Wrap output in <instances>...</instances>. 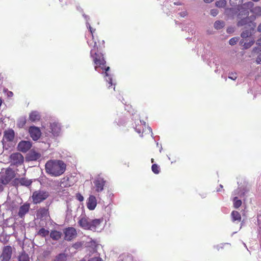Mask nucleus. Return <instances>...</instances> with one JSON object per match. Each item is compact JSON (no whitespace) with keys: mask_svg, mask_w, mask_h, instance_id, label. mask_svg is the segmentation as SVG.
Here are the masks:
<instances>
[{"mask_svg":"<svg viewBox=\"0 0 261 261\" xmlns=\"http://www.w3.org/2000/svg\"><path fill=\"white\" fill-rule=\"evenodd\" d=\"M224 26V23L222 21H216L214 23V27L217 30L222 28Z\"/></svg>","mask_w":261,"mask_h":261,"instance_id":"25","label":"nucleus"},{"mask_svg":"<svg viewBox=\"0 0 261 261\" xmlns=\"http://www.w3.org/2000/svg\"><path fill=\"white\" fill-rule=\"evenodd\" d=\"M140 123H143L144 125H145V122L143 121H140Z\"/></svg>","mask_w":261,"mask_h":261,"instance_id":"48","label":"nucleus"},{"mask_svg":"<svg viewBox=\"0 0 261 261\" xmlns=\"http://www.w3.org/2000/svg\"><path fill=\"white\" fill-rule=\"evenodd\" d=\"M65 239L67 241H70L74 238L76 236V231L73 227H68L65 229Z\"/></svg>","mask_w":261,"mask_h":261,"instance_id":"10","label":"nucleus"},{"mask_svg":"<svg viewBox=\"0 0 261 261\" xmlns=\"http://www.w3.org/2000/svg\"><path fill=\"white\" fill-rule=\"evenodd\" d=\"M246 22V19H242L241 21H239V22H238V25H243L244 24H245Z\"/></svg>","mask_w":261,"mask_h":261,"instance_id":"39","label":"nucleus"},{"mask_svg":"<svg viewBox=\"0 0 261 261\" xmlns=\"http://www.w3.org/2000/svg\"><path fill=\"white\" fill-rule=\"evenodd\" d=\"M20 183L22 185L28 186L31 185V181L30 180H28V179H21L20 180Z\"/></svg>","mask_w":261,"mask_h":261,"instance_id":"31","label":"nucleus"},{"mask_svg":"<svg viewBox=\"0 0 261 261\" xmlns=\"http://www.w3.org/2000/svg\"><path fill=\"white\" fill-rule=\"evenodd\" d=\"M14 137V132L12 129L6 130L4 133V138L8 141H11Z\"/></svg>","mask_w":261,"mask_h":261,"instance_id":"19","label":"nucleus"},{"mask_svg":"<svg viewBox=\"0 0 261 261\" xmlns=\"http://www.w3.org/2000/svg\"><path fill=\"white\" fill-rule=\"evenodd\" d=\"M87 27L89 28L90 33L91 34L92 37V41H88V43L89 46L91 47L90 51V56L92 58L93 61L94 63L95 69L97 71H99V68L101 69H105V77L106 81L109 83V85L108 86V88H110L111 86L114 85V87L113 88L114 90H115V84L113 83V80L111 75L108 73V71L110 70L109 67H106V61L103 57V55L101 53H99L98 47L97 44V42L94 39L93 33L95 31V30H93L89 24V23L87 22Z\"/></svg>","mask_w":261,"mask_h":261,"instance_id":"1","label":"nucleus"},{"mask_svg":"<svg viewBox=\"0 0 261 261\" xmlns=\"http://www.w3.org/2000/svg\"><path fill=\"white\" fill-rule=\"evenodd\" d=\"M238 38L236 37L230 39L229 41V44L231 45H234L238 41Z\"/></svg>","mask_w":261,"mask_h":261,"instance_id":"33","label":"nucleus"},{"mask_svg":"<svg viewBox=\"0 0 261 261\" xmlns=\"http://www.w3.org/2000/svg\"><path fill=\"white\" fill-rule=\"evenodd\" d=\"M1 189H2L1 186H0V191L2 190Z\"/></svg>","mask_w":261,"mask_h":261,"instance_id":"55","label":"nucleus"},{"mask_svg":"<svg viewBox=\"0 0 261 261\" xmlns=\"http://www.w3.org/2000/svg\"><path fill=\"white\" fill-rule=\"evenodd\" d=\"M40 118V113L36 111H32L29 114V120L31 122L39 121Z\"/></svg>","mask_w":261,"mask_h":261,"instance_id":"18","label":"nucleus"},{"mask_svg":"<svg viewBox=\"0 0 261 261\" xmlns=\"http://www.w3.org/2000/svg\"><path fill=\"white\" fill-rule=\"evenodd\" d=\"M253 3L251 2H248L244 4L242 7L243 9H246L250 10L251 12L254 13L255 15L259 16L261 15V7H253Z\"/></svg>","mask_w":261,"mask_h":261,"instance_id":"6","label":"nucleus"},{"mask_svg":"<svg viewBox=\"0 0 261 261\" xmlns=\"http://www.w3.org/2000/svg\"><path fill=\"white\" fill-rule=\"evenodd\" d=\"M97 205V200L96 197L93 195H90L87 202V207L90 210H93L95 209Z\"/></svg>","mask_w":261,"mask_h":261,"instance_id":"15","label":"nucleus"},{"mask_svg":"<svg viewBox=\"0 0 261 261\" xmlns=\"http://www.w3.org/2000/svg\"><path fill=\"white\" fill-rule=\"evenodd\" d=\"M11 256V248L10 246L4 247L1 256L2 261H9Z\"/></svg>","mask_w":261,"mask_h":261,"instance_id":"14","label":"nucleus"},{"mask_svg":"<svg viewBox=\"0 0 261 261\" xmlns=\"http://www.w3.org/2000/svg\"><path fill=\"white\" fill-rule=\"evenodd\" d=\"M225 244H221V246H224Z\"/></svg>","mask_w":261,"mask_h":261,"instance_id":"54","label":"nucleus"},{"mask_svg":"<svg viewBox=\"0 0 261 261\" xmlns=\"http://www.w3.org/2000/svg\"><path fill=\"white\" fill-rule=\"evenodd\" d=\"M71 184L69 183V178L65 177L61 180L60 186L61 187H70Z\"/></svg>","mask_w":261,"mask_h":261,"instance_id":"24","label":"nucleus"},{"mask_svg":"<svg viewBox=\"0 0 261 261\" xmlns=\"http://www.w3.org/2000/svg\"><path fill=\"white\" fill-rule=\"evenodd\" d=\"M103 221V220L102 218L91 220L90 225V230L100 231L104 228Z\"/></svg>","mask_w":261,"mask_h":261,"instance_id":"4","label":"nucleus"},{"mask_svg":"<svg viewBox=\"0 0 261 261\" xmlns=\"http://www.w3.org/2000/svg\"><path fill=\"white\" fill-rule=\"evenodd\" d=\"M258 31L261 32V23L259 25L258 27Z\"/></svg>","mask_w":261,"mask_h":261,"instance_id":"45","label":"nucleus"},{"mask_svg":"<svg viewBox=\"0 0 261 261\" xmlns=\"http://www.w3.org/2000/svg\"><path fill=\"white\" fill-rule=\"evenodd\" d=\"M66 164L61 160H49L45 164L46 172L53 176H58L65 171Z\"/></svg>","mask_w":261,"mask_h":261,"instance_id":"2","label":"nucleus"},{"mask_svg":"<svg viewBox=\"0 0 261 261\" xmlns=\"http://www.w3.org/2000/svg\"><path fill=\"white\" fill-rule=\"evenodd\" d=\"M50 132L54 137L60 136L61 133V127L59 123L54 121L50 123Z\"/></svg>","mask_w":261,"mask_h":261,"instance_id":"7","label":"nucleus"},{"mask_svg":"<svg viewBox=\"0 0 261 261\" xmlns=\"http://www.w3.org/2000/svg\"><path fill=\"white\" fill-rule=\"evenodd\" d=\"M136 131L138 133H141V130L140 129H138L137 128H136Z\"/></svg>","mask_w":261,"mask_h":261,"instance_id":"47","label":"nucleus"},{"mask_svg":"<svg viewBox=\"0 0 261 261\" xmlns=\"http://www.w3.org/2000/svg\"><path fill=\"white\" fill-rule=\"evenodd\" d=\"M51 238L55 240H58L62 236V233L57 230L52 231L50 233Z\"/></svg>","mask_w":261,"mask_h":261,"instance_id":"21","label":"nucleus"},{"mask_svg":"<svg viewBox=\"0 0 261 261\" xmlns=\"http://www.w3.org/2000/svg\"><path fill=\"white\" fill-rule=\"evenodd\" d=\"M29 132L31 138L35 141L38 140L41 135L39 128L35 126L30 127Z\"/></svg>","mask_w":261,"mask_h":261,"instance_id":"8","label":"nucleus"},{"mask_svg":"<svg viewBox=\"0 0 261 261\" xmlns=\"http://www.w3.org/2000/svg\"><path fill=\"white\" fill-rule=\"evenodd\" d=\"M49 194L46 191L40 190L35 191L32 195V199L34 203H38L46 199Z\"/></svg>","mask_w":261,"mask_h":261,"instance_id":"3","label":"nucleus"},{"mask_svg":"<svg viewBox=\"0 0 261 261\" xmlns=\"http://www.w3.org/2000/svg\"><path fill=\"white\" fill-rule=\"evenodd\" d=\"M29 204H24L20 207L19 211V216L21 217H22L29 211Z\"/></svg>","mask_w":261,"mask_h":261,"instance_id":"20","label":"nucleus"},{"mask_svg":"<svg viewBox=\"0 0 261 261\" xmlns=\"http://www.w3.org/2000/svg\"><path fill=\"white\" fill-rule=\"evenodd\" d=\"M26 122L27 120L25 117H21L18 120L17 125L19 127L22 128L25 125Z\"/></svg>","mask_w":261,"mask_h":261,"instance_id":"23","label":"nucleus"},{"mask_svg":"<svg viewBox=\"0 0 261 261\" xmlns=\"http://www.w3.org/2000/svg\"><path fill=\"white\" fill-rule=\"evenodd\" d=\"M256 44L261 46V37L257 40Z\"/></svg>","mask_w":261,"mask_h":261,"instance_id":"41","label":"nucleus"},{"mask_svg":"<svg viewBox=\"0 0 261 261\" xmlns=\"http://www.w3.org/2000/svg\"><path fill=\"white\" fill-rule=\"evenodd\" d=\"M19 261H29V257L27 254L22 253L19 256Z\"/></svg>","mask_w":261,"mask_h":261,"instance_id":"30","label":"nucleus"},{"mask_svg":"<svg viewBox=\"0 0 261 261\" xmlns=\"http://www.w3.org/2000/svg\"><path fill=\"white\" fill-rule=\"evenodd\" d=\"M40 157L41 154L34 150H31L27 156V159L29 161H36Z\"/></svg>","mask_w":261,"mask_h":261,"instance_id":"17","label":"nucleus"},{"mask_svg":"<svg viewBox=\"0 0 261 261\" xmlns=\"http://www.w3.org/2000/svg\"><path fill=\"white\" fill-rule=\"evenodd\" d=\"M76 197V198L80 201H83L84 200V197L80 193L77 194Z\"/></svg>","mask_w":261,"mask_h":261,"instance_id":"37","label":"nucleus"},{"mask_svg":"<svg viewBox=\"0 0 261 261\" xmlns=\"http://www.w3.org/2000/svg\"><path fill=\"white\" fill-rule=\"evenodd\" d=\"M49 233V231L47 230H46L44 228H41L40 229L38 232V234L41 236V237H45L47 236Z\"/></svg>","mask_w":261,"mask_h":261,"instance_id":"26","label":"nucleus"},{"mask_svg":"<svg viewBox=\"0 0 261 261\" xmlns=\"http://www.w3.org/2000/svg\"><path fill=\"white\" fill-rule=\"evenodd\" d=\"M218 13V11L217 9H214L211 10V14L213 16H216Z\"/></svg>","mask_w":261,"mask_h":261,"instance_id":"36","label":"nucleus"},{"mask_svg":"<svg viewBox=\"0 0 261 261\" xmlns=\"http://www.w3.org/2000/svg\"><path fill=\"white\" fill-rule=\"evenodd\" d=\"M248 13V10H247V12H246V14H247Z\"/></svg>","mask_w":261,"mask_h":261,"instance_id":"51","label":"nucleus"},{"mask_svg":"<svg viewBox=\"0 0 261 261\" xmlns=\"http://www.w3.org/2000/svg\"><path fill=\"white\" fill-rule=\"evenodd\" d=\"M231 216L233 221H238L240 222L241 220V215L237 211H232L231 214Z\"/></svg>","mask_w":261,"mask_h":261,"instance_id":"22","label":"nucleus"},{"mask_svg":"<svg viewBox=\"0 0 261 261\" xmlns=\"http://www.w3.org/2000/svg\"><path fill=\"white\" fill-rule=\"evenodd\" d=\"M154 161V160L153 159H151V162L153 163Z\"/></svg>","mask_w":261,"mask_h":261,"instance_id":"50","label":"nucleus"},{"mask_svg":"<svg viewBox=\"0 0 261 261\" xmlns=\"http://www.w3.org/2000/svg\"><path fill=\"white\" fill-rule=\"evenodd\" d=\"M237 74L236 73H231L229 74L228 78L232 80H235L237 79Z\"/></svg>","mask_w":261,"mask_h":261,"instance_id":"35","label":"nucleus"},{"mask_svg":"<svg viewBox=\"0 0 261 261\" xmlns=\"http://www.w3.org/2000/svg\"><path fill=\"white\" fill-rule=\"evenodd\" d=\"M31 146L32 144L30 141H22L18 143V149L22 152H26L31 148Z\"/></svg>","mask_w":261,"mask_h":261,"instance_id":"11","label":"nucleus"},{"mask_svg":"<svg viewBox=\"0 0 261 261\" xmlns=\"http://www.w3.org/2000/svg\"><path fill=\"white\" fill-rule=\"evenodd\" d=\"M217 249L218 250H219V248H218V246H217Z\"/></svg>","mask_w":261,"mask_h":261,"instance_id":"52","label":"nucleus"},{"mask_svg":"<svg viewBox=\"0 0 261 261\" xmlns=\"http://www.w3.org/2000/svg\"><path fill=\"white\" fill-rule=\"evenodd\" d=\"M148 129L150 132H151V129L150 128V127H148Z\"/></svg>","mask_w":261,"mask_h":261,"instance_id":"49","label":"nucleus"},{"mask_svg":"<svg viewBox=\"0 0 261 261\" xmlns=\"http://www.w3.org/2000/svg\"><path fill=\"white\" fill-rule=\"evenodd\" d=\"M258 49L260 51H261V47H260Z\"/></svg>","mask_w":261,"mask_h":261,"instance_id":"53","label":"nucleus"},{"mask_svg":"<svg viewBox=\"0 0 261 261\" xmlns=\"http://www.w3.org/2000/svg\"><path fill=\"white\" fill-rule=\"evenodd\" d=\"M152 172L155 174H158L160 172V169L159 166L156 164H153L151 167Z\"/></svg>","mask_w":261,"mask_h":261,"instance_id":"29","label":"nucleus"},{"mask_svg":"<svg viewBox=\"0 0 261 261\" xmlns=\"http://www.w3.org/2000/svg\"><path fill=\"white\" fill-rule=\"evenodd\" d=\"M214 0H204V1L205 2V3H210L212 2H213Z\"/></svg>","mask_w":261,"mask_h":261,"instance_id":"43","label":"nucleus"},{"mask_svg":"<svg viewBox=\"0 0 261 261\" xmlns=\"http://www.w3.org/2000/svg\"><path fill=\"white\" fill-rule=\"evenodd\" d=\"M256 62L257 64L261 63V55L257 58Z\"/></svg>","mask_w":261,"mask_h":261,"instance_id":"40","label":"nucleus"},{"mask_svg":"<svg viewBox=\"0 0 261 261\" xmlns=\"http://www.w3.org/2000/svg\"><path fill=\"white\" fill-rule=\"evenodd\" d=\"M11 162L14 164H21L23 162V156L18 152L13 153L10 156Z\"/></svg>","mask_w":261,"mask_h":261,"instance_id":"12","label":"nucleus"},{"mask_svg":"<svg viewBox=\"0 0 261 261\" xmlns=\"http://www.w3.org/2000/svg\"><path fill=\"white\" fill-rule=\"evenodd\" d=\"M174 4L176 5H181L182 3L180 2H174Z\"/></svg>","mask_w":261,"mask_h":261,"instance_id":"42","label":"nucleus"},{"mask_svg":"<svg viewBox=\"0 0 261 261\" xmlns=\"http://www.w3.org/2000/svg\"><path fill=\"white\" fill-rule=\"evenodd\" d=\"M101 259L99 257H94L91 258L88 261H101Z\"/></svg>","mask_w":261,"mask_h":261,"instance_id":"38","label":"nucleus"},{"mask_svg":"<svg viewBox=\"0 0 261 261\" xmlns=\"http://www.w3.org/2000/svg\"><path fill=\"white\" fill-rule=\"evenodd\" d=\"M242 204L241 200L238 199L237 197H234L233 199V205L235 208H238Z\"/></svg>","mask_w":261,"mask_h":261,"instance_id":"28","label":"nucleus"},{"mask_svg":"<svg viewBox=\"0 0 261 261\" xmlns=\"http://www.w3.org/2000/svg\"><path fill=\"white\" fill-rule=\"evenodd\" d=\"M226 3L224 1H219L216 3V5L219 7L225 6Z\"/></svg>","mask_w":261,"mask_h":261,"instance_id":"34","label":"nucleus"},{"mask_svg":"<svg viewBox=\"0 0 261 261\" xmlns=\"http://www.w3.org/2000/svg\"><path fill=\"white\" fill-rule=\"evenodd\" d=\"M3 102L2 99L0 97V107L2 106Z\"/></svg>","mask_w":261,"mask_h":261,"instance_id":"46","label":"nucleus"},{"mask_svg":"<svg viewBox=\"0 0 261 261\" xmlns=\"http://www.w3.org/2000/svg\"><path fill=\"white\" fill-rule=\"evenodd\" d=\"M93 183L95 191L97 192H100L103 190V187L105 185L106 181L104 180L103 178L101 177L100 175H98L96 177Z\"/></svg>","mask_w":261,"mask_h":261,"instance_id":"5","label":"nucleus"},{"mask_svg":"<svg viewBox=\"0 0 261 261\" xmlns=\"http://www.w3.org/2000/svg\"><path fill=\"white\" fill-rule=\"evenodd\" d=\"M38 214H41L43 217L47 215V210L45 208L40 209L38 211Z\"/></svg>","mask_w":261,"mask_h":261,"instance_id":"32","label":"nucleus"},{"mask_svg":"<svg viewBox=\"0 0 261 261\" xmlns=\"http://www.w3.org/2000/svg\"><path fill=\"white\" fill-rule=\"evenodd\" d=\"M260 228H261V226H260Z\"/></svg>","mask_w":261,"mask_h":261,"instance_id":"56","label":"nucleus"},{"mask_svg":"<svg viewBox=\"0 0 261 261\" xmlns=\"http://www.w3.org/2000/svg\"><path fill=\"white\" fill-rule=\"evenodd\" d=\"M251 32L250 31H245L242 33L241 37L243 38H247L248 37L249 38V42H245L244 44V46L245 48H247L250 47L251 45L254 43V39L251 37Z\"/></svg>","mask_w":261,"mask_h":261,"instance_id":"9","label":"nucleus"},{"mask_svg":"<svg viewBox=\"0 0 261 261\" xmlns=\"http://www.w3.org/2000/svg\"><path fill=\"white\" fill-rule=\"evenodd\" d=\"M66 256L64 253L59 254L55 259V261H66Z\"/></svg>","mask_w":261,"mask_h":261,"instance_id":"27","label":"nucleus"},{"mask_svg":"<svg viewBox=\"0 0 261 261\" xmlns=\"http://www.w3.org/2000/svg\"><path fill=\"white\" fill-rule=\"evenodd\" d=\"M6 175L3 176L1 178V182L4 185L7 184L13 177V172L10 170H6Z\"/></svg>","mask_w":261,"mask_h":261,"instance_id":"16","label":"nucleus"},{"mask_svg":"<svg viewBox=\"0 0 261 261\" xmlns=\"http://www.w3.org/2000/svg\"><path fill=\"white\" fill-rule=\"evenodd\" d=\"M8 95L9 96H12L13 94L12 92H9Z\"/></svg>","mask_w":261,"mask_h":261,"instance_id":"44","label":"nucleus"},{"mask_svg":"<svg viewBox=\"0 0 261 261\" xmlns=\"http://www.w3.org/2000/svg\"><path fill=\"white\" fill-rule=\"evenodd\" d=\"M91 220L86 217H81L79 220V224L80 226L85 229L90 230V225L91 224Z\"/></svg>","mask_w":261,"mask_h":261,"instance_id":"13","label":"nucleus"}]
</instances>
